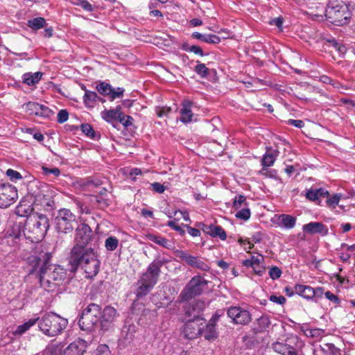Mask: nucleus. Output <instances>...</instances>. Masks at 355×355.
<instances>
[{
  "mask_svg": "<svg viewBox=\"0 0 355 355\" xmlns=\"http://www.w3.org/2000/svg\"><path fill=\"white\" fill-rule=\"evenodd\" d=\"M24 221L28 240L37 243L44 238L49 228V218L46 215L34 213L24 218Z\"/></svg>",
  "mask_w": 355,
  "mask_h": 355,
  "instance_id": "20e7f679",
  "label": "nucleus"
},
{
  "mask_svg": "<svg viewBox=\"0 0 355 355\" xmlns=\"http://www.w3.org/2000/svg\"><path fill=\"white\" fill-rule=\"evenodd\" d=\"M349 7L355 8V5H349L338 0H329L323 14L315 15L318 21H327L335 26H344L349 23L351 12Z\"/></svg>",
  "mask_w": 355,
  "mask_h": 355,
  "instance_id": "7ed1b4c3",
  "label": "nucleus"
},
{
  "mask_svg": "<svg viewBox=\"0 0 355 355\" xmlns=\"http://www.w3.org/2000/svg\"><path fill=\"white\" fill-rule=\"evenodd\" d=\"M94 355H111V352L106 345H99L94 352Z\"/></svg>",
  "mask_w": 355,
  "mask_h": 355,
  "instance_id": "5fc2aeb1",
  "label": "nucleus"
},
{
  "mask_svg": "<svg viewBox=\"0 0 355 355\" xmlns=\"http://www.w3.org/2000/svg\"><path fill=\"white\" fill-rule=\"evenodd\" d=\"M26 109L30 114L43 118H50L53 114V112L49 107L37 102L30 101L27 103Z\"/></svg>",
  "mask_w": 355,
  "mask_h": 355,
  "instance_id": "f3484780",
  "label": "nucleus"
},
{
  "mask_svg": "<svg viewBox=\"0 0 355 355\" xmlns=\"http://www.w3.org/2000/svg\"><path fill=\"white\" fill-rule=\"evenodd\" d=\"M324 40L326 42L329 43L331 46H333L336 49V51H338L340 57L344 58L347 52V48L344 44L338 42V40L334 37L324 38Z\"/></svg>",
  "mask_w": 355,
  "mask_h": 355,
  "instance_id": "2f4dec72",
  "label": "nucleus"
},
{
  "mask_svg": "<svg viewBox=\"0 0 355 355\" xmlns=\"http://www.w3.org/2000/svg\"><path fill=\"white\" fill-rule=\"evenodd\" d=\"M259 332H262L266 330L270 325V320L268 315H262L257 320Z\"/></svg>",
  "mask_w": 355,
  "mask_h": 355,
  "instance_id": "37998d69",
  "label": "nucleus"
},
{
  "mask_svg": "<svg viewBox=\"0 0 355 355\" xmlns=\"http://www.w3.org/2000/svg\"><path fill=\"white\" fill-rule=\"evenodd\" d=\"M70 2L75 6L81 7L83 10L87 12H92L94 10V6L87 0H69Z\"/></svg>",
  "mask_w": 355,
  "mask_h": 355,
  "instance_id": "c03bdc74",
  "label": "nucleus"
},
{
  "mask_svg": "<svg viewBox=\"0 0 355 355\" xmlns=\"http://www.w3.org/2000/svg\"><path fill=\"white\" fill-rule=\"evenodd\" d=\"M202 334L204 338L209 341H213L217 338L218 334L216 329L215 318L209 320L204 330H202V334Z\"/></svg>",
  "mask_w": 355,
  "mask_h": 355,
  "instance_id": "bb28decb",
  "label": "nucleus"
},
{
  "mask_svg": "<svg viewBox=\"0 0 355 355\" xmlns=\"http://www.w3.org/2000/svg\"><path fill=\"white\" fill-rule=\"evenodd\" d=\"M95 238L92 228L86 223H79L76 227L75 245L69 256L71 269L81 267L88 278L95 277L99 272L101 261L94 249L90 245Z\"/></svg>",
  "mask_w": 355,
  "mask_h": 355,
  "instance_id": "f257e3e1",
  "label": "nucleus"
},
{
  "mask_svg": "<svg viewBox=\"0 0 355 355\" xmlns=\"http://www.w3.org/2000/svg\"><path fill=\"white\" fill-rule=\"evenodd\" d=\"M7 177L9 178V180L12 182H17L18 180H20L22 179V175L21 173L17 171H15L12 168H9L6 171V173Z\"/></svg>",
  "mask_w": 355,
  "mask_h": 355,
  "instance_id": "603ef678",
  "label": "nucleus"
},
{
  "mask_svg": "<svg viewBox=\"0 0 355 355\" xmlns=\"http://www.w3.org/2000/svg\"><path fill=\"white\" fill-rule=\"evenodd\" d=\"M197 322L191 319L185 320V324L182 330V334L185 338L192 340L202 334V329L199 327Z\"/></svg>",
  "mask_w": 355,
  "mask_h": 355,
  "instance_id": "a211bd4d",
  "label": "nucleus"
},
{
  "mask_svg": "<svg viewBox=\"0 0 355 355\" xmlns=\"http://www.w3.org/2000/svg\"><path fill=\"white\" fill-rule=\"evenodd\" d=\"M175 254L177 257L180 259L181 260L185 261L187 264L189 262V260L191 259V257L192 255L187 254L186 252L181 250H177L175 252Z\"/></svg>",
  "mask_w": 355,
  "mask_h": 355,
  "instance_id": "680f3d73",
  "label": "nucleus"
},
{
  "mask_svg": "<svg viewBox=\"0 0 355 355\" xmlns=\"http://www.w3.org/2000/svg\"><path fill=\"white\" fill-rule=\"evenodd\" d=\"M251 212L248 207L240 208V210L237 211L235 216L241 220H247L250 218Z\"/></svg>",
  "mask_w": 355,
  "mask_h": 355,
  "instance_id": "8fccbe9b",
  "label": "nucleus"
},
{
  "mask_svg": "<svg viewBox=\"0 0 355 355\" xmlns=\"http://www.w3.org/2000/svg\"><path fill=\"white\" fill-rule=\"evenodd\" d=\"M95 200L96 202L98 204V207L101 209L107 207L110 204V200L108 199L101 196H96Z\"/></svg>",
  "mask_w": 355,
  "mask_h": 355,
  "instance_id": "13d9d810",
  "label": "nucleus"
},
{
  "mask_svg": "<svg viewBox=\"0 0 355 355\" xmlns=\"http://www.w3.org/2000/svg\"><path fill=\"white\" fill-rule=\"evenodd\" d=\"M202 230L213 238H220L222 241L227 239V234L223 228L219 225L202 224Z\"/></svg>",
  "mask_w": 355,
  "mask_h": 355,
  "instance_id": "4be33fe9",
  "label": "nucleus"
},
{
  "mask_svg": "<svg viewBox=\"0 0 355 355\" xmlns=\"http://www.w3.org/2000/svg\"><path fill=\"white\" fill-rule=\"evenodd\" d=\"M296 220V217L290 214H282L278 216L277 224L281 228L291 230L295 226Z\"/></svg>",
  "mask_w": 355,
  "mask_h": 355,
  "instance_id": "393cba45",
  "label": "nucleus"
},
{
  "mask_svg": "<svg viewBox=\"0 0 355 355\" xmlns=\"http://www.w3.org/2000/svg\"><path fill=\"white\" fill-rule=\"evenodd\" d=\"M22 82L28 85H34L36 84L31 72L25 73L22 76Z\"/></svg>",
  "mask_w": 355,
  "mask_h": 355,
  "instance_id": "69168bd1",
  "label": "nucleus"
},
{
  "mask_svg": "<svg viewBox=\"0 0 355 355\" xmlns=\"http://www.w3.org/2000/svg\"><path fill=\"white\" fill-rule=\"evenodd\" d=\"M138 287L137 288L135 294L137 299H140L146 296L153 288V286L145 284L144 282H139L138 281Z\"/></svg>",
  "mask_w": 355,
  "mask_h": 355,
  "instance_id": "c9c22d12",
  "label": "nucleus"
},
{
  "mask_svg": "<svg viewBox=\"0 0 355 355\" xmlns=\"http://www.w3.org/2000/svg\"><path fill=\"white\" fill-rule=\"evenodd\" d=\"M55 229L58 233L72 232L78 223L76 216L68 209H60L55 217Z\"/></svg>",
  "mask_w": 355,
  "mask_h": 355,
  "instance_id": "6e6552de",
  "label": "nucleus"
},
{
  "mask_svg": "<svg viewBox=\"0 0 355 355\" xmlns=\"http://www.w3.org/2000/svg\"><path fill=\"white\" fill-rule=\"evenodd\" d=\"M87 347L86 341L78 338L69 345L64 349V355H83L86 352Z\"/></svg>",
  "mask_w": 355,
  "mask_h": 355,
  "instance_id": "6ab92c4d",
  "label": "nucleus"
},
{
  "mask_svg": "<svg viewBox=\"0 0 355 355\" xmlns=\"http://www.w3.org/2000/svg\"><path fill=\"white\" fill-rule=\"evenodd\" d=\"M36 320L40 331L49 337L61 334L68 325L67 319L53 312L46 313Z\"/></svg>",
  "mask_w": 355,
  "mask_h": 355,
  "instance_id": "39448f33",
  "label": "nucleus"
},
{
  "mask_svg": "<svg viewBox=\"0 0 355 355\" xmlns=\"http://www.w3.org/2000/svg\"><path fill=\"white\" fill-rule=\"evenodd\" d=\"M29 194L35 205H40L44 208H52L55 205L53 199L54 191L44 182H34L29 188Z\"/></svg>",
  "mask_w": 355,
  "mask_h": 355,
  "instance_id": "0eeeda50",
  "label": "nucleus"
},
{
  "mask_svg": "<svg viewBox=\"0 0 355 355\" xmlns=\"http://www.w3.org/2000/svg\"><path fill=\"white\" fill-rule=\"evenodd\" d=\"M96 89L100 94L107 96L110 101H113L117 98H122L125 92L123 87L114 88L110 84L104 81L98 83L96 85Z\"/></svg>",
  "mask_w": 355,
  "mask_h": 355,
  "instance_id": "ddd939ff",
  "label": "nucleus"
},
{
  "mask_svg": "<svg viewBox=\"0 0 355 355\" xmlns=\"http://www.w3.org/2000/svg\"><path fill=\"white\" fill-rule=\"evenodd\" d=\"M227 315L234 323L237 324L245 325L252 320L250 312L239 306H232L228 309Z\"/></svg>",
  "mask_w": 355,
  "mask_h": 355,
  "instance_id": "4468645a",
  "label": "nucleus"
},
{
  "mask_svg": "<svg viewBox=\"0 0 355 355\" xmlns=\"http://www.w3.org/2000/svg\"><path fill=\"white\" fill-rule=\"evenodd\" d=\"M150 188L157 193H163L166 190L165 187L159 182H153L150 184Z\"/></svg>",
  "mask_w": 355,
  "mask_h": 355,
  "instance_id": "338daca9",
  "label": "nucleus"
},
{
  "mask_svg": "<svg viewBox=\"0 0 355 355\" xmlns=\"http://www.w3.org/2000/svg\"><path fill=\"white\" fill-rule=\"evenodd\" d=\"M302 230L307 234H320L322 236H326L329 232L327 226L321 222H310L304 225Z\"/></svg>",
  "mask_w": 355,
  "mask_h": 355,
  "instance_id": "aec40b11",
  "label": "nucleus"
},
{
  "mask_svg": "<svg viewBox=\"0 0 355 355\" xmlns=\"http://www.w3.org/2000/svg\"><path fill=\"white\" fill-rule=\"evenodd\" d=\"M275 157L272 153H266L261 159L263 168H267L273 165L275 162Z\"/></svg>",
  "mask_w": 355,
  "mask_h": 355,
  "instance_id": "09e8293b",
  "label": "nucleus"
},
{
  "mask_svg": "<svg viewBox=\"0 0 355 355\" xmlns=\"http://www.w3.org/2000/svg\"><path fill=\"white\" fill-rule=\"evenodd\" d=\"M51 257V252L42 250H37L26 259L28 274L35 275L41 286L48 292L56 291L63 284L67 275L64 268L50 264Z\"/></svg>",
  "mask_w": 355,
  "mask_h": 355,
  "instance_id": "f03ea898",
  "label": "nucleus"
},
{
  "mask_svg": "<svg viewBox=\"0 0 355 355\" xmlns=\"http://www.w3.org/2000/svg\"><path fill=\"white\" fill-rule=\"evenodd\" d=\"M197 65L194 68L195 72L201 78H205L209 73L208 68L205 64L200 63V61H197Z\"/></svg>",
  "mask_w": 355,
  "mask_h": 355,
  "instance_id": "de8ad7c7",
  "label": "nucleus"
},
{
  "mask_svg": "<svg viewBox=\"0 0 355 355\" xmlns=\"http://www.w3.org/2000/svg\"><path fill=\"white\" fill-rule=\"evenodd\" d=\"M122 113L121 106L117 105L114 108L105 109L101 112V116L107 123H113V121H119Z\"/></svg>",
  "mask_w": 355,
  "mask_h": 355,
  "instance_id": "5701e85b",
  "label": "nucleus"
},
{
  "mask_svg": "<svg viewBox=\"0 0 355 355\" xmlns=\"http://www.w3.org/2000/svg\"><path fill=\"white\" fill-rule=\"evenodd\" d=\"M185 320L191 319L195 321L202 320V318L200 317V315H198L196 311H194L193 306L189 303L184 305V306Z\"/></svg>",
  "mask_w": 355,
  "mask_h": 355,
  "instance_id": "f704fd0d",
  "label": "nucleus"
},
{
  "mask_svg": "<svg viewBox=\"0 0 355 355\" xmlns=\"http://www.w3.org/2000/svg\"><path fill=\"white\" fill-rule=\"evenodd\" d=\"M69 119V113L67 110H61L58 112L57 116V121L59 123L66 122Z\"/></svg>",
  "mask_w": 355,
  "mask_h": 355,
  "instance_id": "0e129e2a",
  "label": "nucleus"
},
{
  "mask_svg": "<svg viewBox=\"0 0 355 355\" xmlns=\"http://www.w3.org/2000/svg\"><path fill=\"white\" fill-rule=\"evenodd\" d=\"M272 349L282 355H297L295 348L286 343L276 341L272 344Z\"/></svg>",
  "mask_w": 355,
  "mask_h": 355,
  "instance_id": "a878e982",
  "label": "nucleus"
},
{
  "mask_svg": "<svg viewBox=\"0 0 355 355\" xmlns=\"http://www.w3.org/2000/svg\"><path fill=\"white\" fill-rule=\"evenodd\" d=\"M312 300L317 302L319 300L322 298L324 293V288L322 287L313 288L312 290Z\"/></svg>",
  "mask_w": 355,
  "mask_h": 355,
  "instance_id": "4d7b16f0",
  "label": "nucleus"
},
{
  "mask_svg": "<svg viewBox=\"0 0 355 355\" xmlns=\"http://www.w3.org/2000/svg\"><path fill=\"white\" fill-rule=\"evenodd\" d=\"M342 197L340 193H334V195L329 196L326 198V205L327 207L330 209H334L338 205L339 201Z\"/></svg>",
  "mask_w": 355,
  "mask_h": 355,
  "instance_id": "a19ab883",
  "label": "nucleus"
},
{
  "mask_svg": "<svg viewBox=\"0 0 355 355\" xmlns=\"http://www.w3.org/2000/svg\"><path fill=\"white\" fill-rule=\"evenodd\" d=\"M208 282L200 275L193 277L180 294L182 301H188L200 295L207 286Z\"/></svg>",
  "mask_w": 355,
  "mask_h": 355,
  "instance_id": "9d476101",
  "label": "nucleus"
},
{
  "mask_svg": "<svg viewBox=\"0 0 355 355\" xmlns=\"http://www.w3.org/2000/svg\"><path fill=\"white\" fill-rule=\"evenodd\" d=\"M282 270L277 266H272L269 270V275L273 280L279 279L282 275Z\"/></svg>",
  "mask_w": 355,
  "mask_h": 355,
  "instance_id": "bf43d9fd",
  "label": "nucleus"
},
{
  "mask_svg": "<svg viewBox=\"0 0 355 355\" xmlns=\"http://www.w3.org/2000/svg\"><path fill=\"white\" fill-rule=\"evenodd\" d=\"M101 316V306L95 303H90L83 310L78 320V325L83 331L100 329Z\"/></svg>",
  "mask_w": 355,
  "mask_h": 355,
  "instance_id": "423d86ee",
  "label": "nucleus"
},
{
  "mask_svg": "<svg viewBox=\"0 0 355 355\" xmlns=\"http://www.w3.org/2000/svg\"><path fill=\"white\" fill-rule=\"evenodd\" d=\"M191 37L208 44H216L220 42V38L218 35L213 34H202L198 32H193Z\"/></svg>",
  "mask_w": 355,
  "mask_h": 355,
  "instance_id": "cd10ccee",
  "label": "nucleus"
},
{
  "mask_svg": "<svg viewBox=\"0 0 355 355\" xmlns=\"http://www.w3.org/2000/svg\"><path fill=\"white\" fill-rule=\"evenodd\" d=\"M166 225L176 231L181 236H184L185 235L186 232L184 230V227L182 225H178L176 220L168 221Z\"/></svg>",
  "mask_w": 355,
  "mask_h": 355,
  "instance_id": "3c124183",
  "label": "nucleus"
},
{
  "mask_svg": "<svg viewBox=\"0 0 355 355\" xmlns=\"http://www.w3.org/2000/svg\"><path fill=\"white\" fill-rule=\"evenodd\" d=\"M33 202L25 199L21 200L19 204L15 208V214L18 216L17 218H26L33 214Z\"/></svg>",
  "mask_w": 355,
  "mask_h": 355,
  "instance_id": "412c9836",
  "label": "nucleus"
},
{
  "mask_svg": "<svg viewBox=\"0 0 355 355\" xmlns=\"http://www.w3.org/2000/svg\"><path fill=\"white\" fill-rule=\"evenodd\" d=\"M36 318H31L24 324L19 325L15 331V335H21L37 323Z\"/></svg>",
  "mask_w": 355,
  "mask_h": 355,
  "instance_id": "4c0bfd02",
  "label": "nucleus"
},
{
  "mask_svg": "<svg viewBox=\"0 0 355 355\" xmlns=\"http://www.w3.org/2000/svg\"><path fill=\"white\" fill-rule=\"evenodd\" d=\"M42 174L46 176L52 175L54 178H57L60 175V170L58 167H48L43 166L42 167Z\"/></svg>",
  "mask_w": 355,
  "mask_h": 355,
  "instance_id": "49530a36",
  "label": "nucleus"
},
{
  "mask_svg": "<svg viewBox=\"0 0 355 355\" xmlns=\"http://www.w3.org/2000/svg\"><path fill=\"white\" fill-rule=\"evenodd\" d=\"M181 49L184 51L192 52L200 56L205 55V53H203L201 47L197 45L189 46L187 42H184L181 44Z\"/></svg>",
  "mask_w": 355,
  "mask_h": 355,
  "instance_id": "ea45409f",
  "label": "nucleus"
},
{
  "mask_svg": "<svg viewBox=\"0 0 355 355\" xmlns=\"http://www.w3.org/2000/svg\"><path fill=\"white\" fill-rule=\"evenodd\" d=\"M99 96L96 92L86 91L83 97V101L85 106L88 109H92L98 103Z\"/></svg>",
  "mask_w": 355,
  "mask_h": 355,
  "instance_id": "c85d7f7f",
  "label": "nucleus"
},
{
  "mask_svg": "<svg viewBox=\"0 0 355 355\" xmlns=\"http://www.w3.org/2000/svg\"><path fill=\"white\" fill-rule=\"evenodd\" d=\"M46 24V20L44 18L38 17L33 18L32 19H29L27 21V26L28 28H30L32 31H36L39 29H41L44 27H45Z\"/></svg>",
  "mask_w": 355,
  "mask_h": 355,
  "instance_id": "72a5a7b5",
  "label": "nucleus"
},
{
  "mask_svg": "<svg viewBox=\"0 0 355 355\" xmlns=\"http://www.w3.org/2000/svg\"><path fill=\"white\" fill-rule=\"evenodd\" d=\"M137 330V327L130 320L125 321V323L121 329L119 342L120 345L123 347H126L135 338V334Z\"/></svg>",
  "mask_w": 355,
  "mask_h": 355,
  "instance_id": "dca6fc26",
  "label": "nucleus"
},
{
  "mask_svg": "<svg viewBox=\"0 0 355 355\" xmlns=\"http://www.w3.org/2000/svg\"><path fill=\"white\" fill-rule=\"evenodd\" d=\"M6 239L7 243L15 249L19 248V243L24 239H27L26 223L24 218H17L6 231Z\"/></svg>",
  "mask_w": 355,
  "mask_h": 355,
  "instance_id": "1a4fd4ad",
  "label": "nucleus"
},
{
  "mask_svg": "<svg viewBox=\"0 0 355 355\" xmlns=\"http://www.w3.org/2000/svg\"><path fill=\"white\" fill-rule=\"evenodd\" d=\"M162 265L163 263L162 261H154L150 263L146 271L141 275L139 282H144L154 287L158 282Z\"/></svg>",
  "mask_w": 355,
  "mask_h": 355,
  "instance_id": "f8f14e48",
  "label": "nucleus"
},
{
  "mask_svg": "<svg viewBox=\"0 0 355 355\" xmlns=\"http://www.w3.org/2000/svg\"><path fill=\"white\" fill-rule=\"evenodd\" d=\"M175 254L177 257L180 259L181 260L185 261L187 264L189 262V260L191 259V257L192 255L187 254L186 252L181 250H177L175 252Z\"/></svg>",
  "mask_w": 355,
  "mask_h": 355,
  "instance_id": "052dcab7",
  "label": "nucleus"
},
{
  "mask_svg": "<svg viewBox=\"0 0 355 355\" xmlns=\"http://www.w3.org/2000/svg\"><path fill=\"white\" fill-rule=\"evenodd\" d=\"M146 238L149 241H150L163 248H165L166 249H171L173 248L172 242L160 235L153 234H148L146 235Z\"/></svg>",
  "mask_w": 355,
  "mask_h": 355,
  "instance_id": "c756f323",
  "label": "nucleus"
},
{
  "mask_svg": "<svg viewBox=\"0 0 355 355\" xmlns=\"http://www.w3.org/2000/svg\"><path fill=\"white\" fill-rule=\"evenodd\" d=\"M248 205L246 198L244 195L240 194L234 197L233 200V207L235 209H239L240 208L248 207Z\"/></svg>",
  "mask_w": 355,
  "mask_h": 355,
  "instance_id": "a18cd8bd",
  "label": "nucleus"
},
{
  "mask_svg": "<svg viewBox=\"0 0 355 355\" xmlns=\"http://www.w3.org/2000/svg\"><path fill=\"white\" fill-rule=\"evenodd\" d=\"M17 198V190L15 186L6 182L0 183V208L10 207Z\"/></svg>",
  "mask_w": 355,
  "mask_h": 355,
  "instance_id": "9b49d317",
  "label": "nucleus"
},
{
  "mask_svg": "<svg viewBox=\"0 0 355 355\" xmlns=\"http://www.w3.org/2000/svg\"><path fill=\"white\" fill-rule=\"evenodd\" d=\"M263 259V255L259 254L257 257L252 256L250 259L243 260L242 264L245 267L254 268L256 266H259Z\"/></svg>",
  "mask_w": 355,
  "mask_h": 355,
  "instance_id": "58836bf2",
  "label": "nucleus"
},
{
  "mask_svg": "<svg viewBox=\"0 0 355 355\" xmlns=\"http://www.w3.org/2000/svg\"><path fill=\"white\" fill-rule=\"evenodd\" d=\"M119 245V239L114 236H108L105 241V247L108 251L115 250Z\"/></svg>",
  "mask_w": 355,
  "mask_h": 355,
  "instance_id": "79ce46f5",
  "label": "nucleus"
},
{
  "mask_svg": "<svg viewBox=\"0 0 355 355\" xmlns=\"http://www.w3.org/2000/svg\"><path fill=\"white\" fill-rule=\"evenodd\" d=\"M269 300L272 302H274V303H276V304H278L280 305H283L284 304H285V302L286 301V298L284 296H282V295L277 296L275 295H271L269 297Z\"/></svg>",
  "mask_w": 355,
  "mask_h": 355,
  "instance_id": "774afa93",
  "label": "nucleus"
},
{
  "mask_svg": "<svg viewBox=\"0 0 355 355\" xmlns=\"http://www.w3.org/2000/svg\"><path fill=\"white\" fill-rule=\"evenodd\" d=\"M313 288L310 286L296 284L295 286V292L298 295L306 300H312Z\"/></svg>",
  "mask_w": 355,
  "mask_h": 355,
  "instance_id": "7c9ffc66",
  "label": "nucleus"
},
{
  "mask_svg": "<svg viewBox=\"0 0 355 355\" xmlns=\"http://www.w3.org/2000/svg\"><path fill=\"white\" fill-rule=\"evenodd\" d=\"M188 265L191 267L198 268L202 271H208L210 269L209 265L206 263L203 260L193 255L191 256Z\"/></svg>",
  "mask_w": 355,
  "mask_h": 355,
  "instance_id": "473e14b6",
  "label": "nucleus"
},
{
  "mask_svg": "<svg viewBox=\"0 0 355 355\" xmlns=\"http://www.w3.org/2000/svg\"><path fill=\"white\" fill-rule=\"evenodd\" d=\"M193 101L189 99H184L182 103V108L180 109V113L181 114L180 121L184 123H188L193 120V113L191 107L193 106Z\"/></svg>",
  "mask_w": 355,
  "mask_h": 355,
  "instance_id": "b1692460",
  "label": "nucleus"
},
{
  "mask_svg": "<svg viewBox=\"0 0 355 355\" xmlns=\"http://www.w3.org/2000/svg\"><path fill=\"white\" fill-rule=\"evenodd\" d=\"M116 317V310L110 306H107L101 309L100 321V330L106 331L113 327Z\"/></svg>",
  "mask_w": 355,
  "mask_h": 355,
  "instance_id": "2eb2a0df",
  "label": "nucleus"
},
{
  "mask_svg": "<svg viewBox=\"0 0 355 355\" xmlns=\"http://www.w3.org/2000/svg\"><path fill=\"white\" fill-rule=\"evenodd\" d=\"M171 111L172 109L170 107H157L155 110L156 114L158 117L167 116Z\"/></svg>",
  "mask_w": 355,
  "mask_h": 355,
  "instance_id": "e2e57ef3",
  "label": "nucleus"
},
{
  "mask_svg": "<svg viewBox=\"0 0 355 355\" xmlns=\"http://www.w3.org/2000/svg\"><path fill=\"white\" fill-rule=\"evenodd\" d=\"M82 132L88 137L94 139L98 140L101 137L100 134L96 133L93 129L92 126L89 123H83L80 125Z\"/></svg>",
  "mask_w": 355,
  "mask_h": 355,
  "instance_id": "e433bc0d",
  "label": "nucleus"
},
{
  "mask_svg": "<svg viewBox=\"0 0 355 355\" xmlns=\"http://www.w3.org/2000/svg\"><path fill=\"white\" fill-rule=\"evenodd\" d=\"M189 304L193 306L194 311H196L198 315H200V313L205 309V302L200 300H196L192 302H189Z\"/></svg>",
  "mask_w": 355,
  "mask_h": 355,
  "instance_id": "864d4df0",
  "label": "nucleus"
},
{
  "mask_svg": "<svg viewBox=\"0 0 355 355\" xmlns=\"http://www.w3.org/2000/svg\"><path fill=\"white\" fill-rule=\"evenodd\" d=\"M133 121L134 119L131 116L125 115L123 112L119 122L121 123L124 127L128 128L133 124Z\"/></svg>",
  "mask_w": 355,
  "mask_h": 355,
  "instance_id": "6e6d98bb",
  "label": "nucleus"
}]
</instances>
